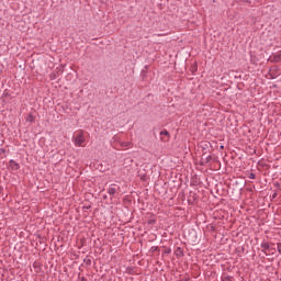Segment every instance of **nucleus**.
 I'll return each instance as SVG.
<instances>
[{
	"label": "nucleus",
	"mask_w": 281,
	"mask_h": 281,
	"mask_svg": "<svg viewBox=\"0 0 281 281\" xmlns=\"http://www.w3.org/2000/svg\"><path fill=\"white\" fill-rule=\"evenodd\" d=\"M160 136L161 142H168V139H170V133H168V130L161 131Z\"/></svg>",
	"instance_id": "nucleus-3"
},
{
	"label": "nucleus",
	"mask_w": 281,
	"mask_h": 281,
	"mask_svg": "<svg viewBox=\"0 0 281 281\" xmlns=\"http://www.w3.org/2000/svg\"><path fill=\"white\" fill-rule=\"evenodd\" d=\"M74 142H75L76 146H79V147L85 146V142H86L85 135L82 133L77 134L75 136V140Z\"/></svg>",
	"instance_id": "nucleus-1"
},
{
	"label": "nucleus",
	"mask_w": 281,
	"mask_h": 281,
	"mask_svg": "<svg viewBox=\"0 0 281 281\" xmlns=\"http://www.w3.org/2000/svg\"><path fill=\"white\" fill-rule=\"evenodd\" d=\"M261 249L266 250L265 254L267 256V251H271V246L267 243H261Z\"/></svg>",
	"instance_id": "nucleus-6"
},
{
	"label": "nucleus",
	"mask_w": 281,
	"mask_h": 281,
	"mask_svg": "<svg viewBox=\"0 0 281 281\" xmlns=\"http://www.w3.org/2000/svg\"><path fill=\"white\" fill-rule=\"evenodd\" d=\"M277 251H279V254L281 255V243L277 245Z\"/></svg>",
	"instance_id": "nucleus-8"
},
{
	"label": "nucleus",
	"mask_w": 281,
	"mask_h": 281,
	"mask_svg": "<svg viewBox=\"0 0 281 281\" xmlns=\"http://www.w3.org/2000/svg\"><path fill=\"white\" fill-rule=\"evenodd\" d=\"M271 63H281V53H277L270 57Z\"/></svg>",
	"instance_id": "nucleus-5"
},
{
	"label": "nucleus",
	"mask_w": 281,
	"mask_h": 281,
	"mask_svg": "<svg viewBox=\"0 0 281 281\" xmlns=\"http://www.w3.org/2000/svg\"><path fill=\"white\" fill-rule=\"evenodd\" d=\"M248 179H256V173L250 172V173L248 175Z\"/></svg>",
	"instance_id": "nucleus-7"
},
{
	"label": "nucleus",
	"mask_w": 281,
	"mask_h": 281,
	"mask_svg": "<svg viewBox=\"0 0 281 281\" xmlns=\"http://www.w3.org/2000/svg\"><path fill=\"white\" fill-rule=\"evenodd\" d=\"M276 196H278V194H277V193H274V194L272 195V199H276Z\"/></svg>",
	"instance_id": "nucleus-10"
},
{
	"label": "nucleus",
	"mask_w": 281,
	"mask_h": 281,
	"mask_svg": "<svg viewBox=\"0 0 281 281\" xmlns=\"http://www.w3.org/2000/svg\"><path fill=\"white\" fill-rule=\"evenodd\" d=\"M27 122H34V117L32 115H30L27 119H26Z\"/></svg>",
	"instance_id": "nucleus-9"
},
{
	"label": "nucleus",
	"mask_w": 281,
	"mask_h": 281,
	"mask_svg": "<svg viewBox=\"0 0 281 281\" xmlns=\"http://www.w3.org/2000/svg\"><path fill=\"white\" fill-rule=\"evenodd\" d=\"M21 168V165L16 162L14 159L9 160V170L16 171Z\"/></svg>",
	"instance_id": "nucleus-2"
},
{
	"label": "nucleus",
	"mask_w": 281,
	"mask_h": 281,
	"mask_svg": "<svg viewBox=\"0 0 281 281\" xmlns=\"http://www.w3.org/2000/svg\"><path fill=\"white\" fill-rule=\"evenodd\" d=\"M120 190V187L116 184H112L109 187L108 192L111 196L115 195V193Z\"/></svg>",
	"instance_id": "nucleus-4"
},
{
	"label": "nucleus",
	"mask_w": 281,
	"mask_h": 281,
	"mask_svg": "<svg viewBox=\"0 0 281 281\" xmlns=\"http://www.w3.org/2000/svg\"><path fill=\"white\" fill-rule=\"evenodd\" d=\"M221 148L223 149V148H224V146H221Z\"/></svg>",
	"instance_id": "nucleus-11"
}]
</instances>
